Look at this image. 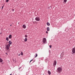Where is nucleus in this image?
<instances>
[{"label":"nucleus","mask_w":75,"mask_h":75,"mask_svg":"<svg viewBox=\"0 0 75 75\" xmlns=\"http://www.w3.org/2000/svg\"><path fill=\"white\" fill-rule=\"evenodd\" d=\"M35 20L36 21H39L40 20V19L39 17H36L35 18Z\"/></svg>","instance_id":"7ed1b4c3"},{"label":"nucleus","mask_w":75,"mask_h":75,"mask_svg":"<svg viewBox=\"0 0 75 75\" xmlns=\"http://www.w3.org/2000/svg\"><path fill=\"white\" fill-rule=\"evenodd\" d=\"M0 34H1V33H0Z\"/></svg>","instance_id":"c9c22d12"},{"label":"nucleus","mask_w":75,"mask_h":75,"mask_svg":"<svg viewBox=\"0 0 75 75\" xmlns=\"http://www.w3.org/2000/svg\"><path fill=\"white\" fill-rule=\"evenodd\" d=\"M9 0H6V3H7V2H8Z\"/></svg>","instance_id":"412c9836"},{"label":"nucleus","mask_w":75,"mask_h":75,"mask_svg":"<svg viewBox=\"0 0 75 75\" xmlns=\"http://www.w3.org/2000/svg\"><path fill=\"white\" fill-rule=\"evenodd\" d=\"M62 57H63V56H61L60 57V58H61V59H62Z\"/></svg>","instance_id":"bb28decb"},{"label":"nucleus","mask_w":75,"mask_h":75,"mask_svg":"<svg viewBox=\"0 0 75 75\" xmlns=\"http://www.w3.org/2000/svg\"><path fill=\"white\" fill-rule=\"evenodd\" d=\"M19 56H20V55H21V54H19L18 53L17 54Z\"/></svg>","instance_id":"393cba45"},{"label":"nucleus","mask_w":75,"mask_h":75,"mask_svg":"<svg viewBox=\"0 0 75 75\" xmlns=\"http://www.w3.org/2000/svg\"><path fill=\"white\" fill-rule=\"evenodd\" d=\"M38 56V54H37V53L35 54V58H36V57H37V56Z\"/></svg>","instance_id":"dca6fc26"},{"label":"nucleus","mask_w":75,"mask_h":75,"mask_svg":"<svg viewBox=\"0 0 75 75\" xmlns=\"http://www.w3.org/2000/svg\"><path fill=\"white\" fill-rule=\"evenodd\" d=\"M62 69L61 67L57 68L56 71L57 72H58L59 74H60V72H62Z\"/></svg>","instance_id":"f257e3e1"},{"label":"nucleus","mask_w":75,"mask_h":75,"mask_svg":"<svg viewBox=\"0 0 75 75\" xmlns=\"http://www.w3.org/2000/svg\"><path fill=\"white\" fill-rule=\"evenodd\" d=\"M22 27L23 28H24V29H25L26 28V25L25 24H24L23 25Z\"/></svg>","instance_id":"0eeeda50"},{"label":"nucleus","mask_w":75,"mask_h":75,"mask_svg":"<svg viewBox=\"0 0 75 75\" xmlns=\"http://www.w3.org/2000/svg\"><path fill=\"white\" fill-rule=\"evenodd\" d=\"M27 41V38H25L24 39V41L26 42Z\"/></svg>","instance_id":"f8f14e48"},{"label":"nucleus","mask_w":75,"mask_h":75,"mask_svg":"<svg viewBox=\"0 0 75 75\" xmlns=\"http://www.w3.org/2000/svg\"><path fill=\"white\" fill-rule=\"evenodd\" d=\"M47 25H48V26H49V25H50V23H48V22H47Z\"/></svg>","instance_id":"9b49d317"},{"label":"nucleus","mask_w":75,"mask_h":75,"mask_svg":"<svg viewBox=\"0 0 75 75\" xmlns=\"http://www.w3.org/2000/svg\"><path fill=\"white\" fill-rule=\"evenodd\" d=\"M11 25H12L11 24L10 25V26H11Z\"/></svg>","instance_id":"2f4dec72"},{"label":"nucleus","mask_w":75,"mask_h":75,"mask_svg":"<svg viewBox=\"0 0 75 75\" xmlns=\"http://www.w3.org/2000/svg\"><path fill=\"white\" fill-rule=\"evenodd\" d=\"M8 37H7L6 38V41H8L9 40H8Z\"/></svg>","instance_id":"2eb2a0df"},{"label":"nucleus","mask_w":75,"mask_h":75,"mask_svg":"<svg viewBox=\"0 0 75 75\" xmlns=\"http://www.w3.org/2000/svg\"><path fill=\"white\" fill-rule=\"evenodd\" d=\"M10 45H9V44H8V45L9 47H10Z\"/></svg>","instance_id":"4be33fe9"},{"label":"nucleus","mask_w":75,"mask_h":75,"mask_svg":"<svg viewBox=\"0 0 75 75\" xmlns=\"http://www.w3.org/2000/svg\"><path fill=\"white\" fill-rule=\"evenodd\" d=\"M35 61H34L33 62V63H34V62H35Z\"/></svg>","instance_id":"c756f323"},{"label":"nucleus","mask_w":75,"mask_h":75,"mask_svg":"<svg viewBox=\"0 0 75 75\" xmlns=\"http://www.w3.org/2000/svg\"><path fill=\"white\" fill-rule=\"evenodd\" d=\"M25 38H27V35H25Z\"/></svg>","instance_id":"a211bd4d"},{"label":"nucleus","mask_w":75,"mask_h":75,"mask_svg":"<svg viewBox=\"0 0 75 75\" xmlns=\"http://www.w3.org/2000/svg\"><path fill=\"white\" fill-rule=\"evenodd\" d=\"M3 62V59L1 58H0V62Z\"/></svg>","instance_id":"ddd939ff"},{"label":"nucleus","mask_w":75,"mask_h":75,"mask_svg":"<svg viewBox=\"0 0 75 75\" xmlns=\"http://www.w3.org/2000/svg\"><path fill=\"white\" fill-rule=\"evenodd\" d=\"M74 16H75V14H74Z\"/></svg>","instance_id":"4c0bfd02"},{"label":"nucleus","mask_w":75,"mask_h":75,"mask_svg":"<svg viewBox=\"0 0 75 75\" xmlns=\"http://www.w3.org/2000/svg\"><path fill=\"white\" fill-rule=\"evenodd\" d=\"M48 8H49V9H50V7Z\"/></svg>","instance_id":"f704fd0d"},{"label":"nucleus","mask_w":75,"mask_h":75,"mask_svg":"<svg viewBox=\"0 0 75 75\" xmlns=\"http://www.w3.org/2000/svg\"><path fill=\"white\" fill-rule=\"evenodd\" d=\"M4 4L3 6H2L1 9H2L3 8V7H4Z\"/></svg>","instance_id":"aec40b11"},{"label":"nucleus","mask_w":75,"mask_h":75,"mask_svg":"<svg viewBox=\"0 0 75 75\" xmlns=\"http://www.w3.org/2000/svg\"><path fill=\"white\" fill-rule=\"evenodd\" d=\"M9 44V45H11V44H12V42H11V40H10L8 42Z\"/></svg>","instance_id":"1a4fd4ad"},{"label":"nucleus","mask_w":75,"mask_h":75,"mask_svg":"<svg viewBox=\"0 0 75 75\" xmlns=\"http://www.w3.org/2000/svg\"><path fill=\"white\" fill-rule=\"evenodd\" d=\"M33 22V23H34V22Z\"/></svg>","instance_id":"58836bf2"},{"label":"nucleus","mask_w":75,"mask_h":75,"mask_svg":"<svg viewBox=\"0 0 75 75\" xmlns=\"http://www.w3.org/2000/svg\"><path fill=\"white\" fill-rule=\"evenodd\" d=\"M72 52L73 53H72V54H75V48H73L72 49Z\"/></svg>","instance_id":"39448f33"},{"label":"nucleus","mask_w":75,"mask_h":75,"mask_svg":"<svg viewBox=\"0 0 75 75\" xmlns=\"http://www.w3.org/2000/svg\"><path fill=\"white\" fill-rule=\"evenodd\" d=\"M6 49L7 50H9V47L8 46V45H6Z\"/></svg>","instance_id":"423d86ee"},{"label":"nucleus","mask_w":75,"mask_h":75,"mask_svg":"<svg viewBox=\"0 0 75 75\" xmlns=\"http://www.w3.org/2000/svg\"><path fill=\"white\" fill-rule=\"evenodd\" d=\"M51 6H50V8H51Z\"/></svg>","instance_id":"72a5a7b5"},{"label":"nucleus","mask_w":75,"mask_h":75,"mask_svg":"<svg viewBox=\"0 0 75 75\" xmlns=\"http://www.w3.org/2000/svg\"><path fill=\"white\" fill-rule=\"evenodd\" d=\"M46 41L47 40L46 39V38H44L43 39L42 42L43 43H45V42H46Z\"/></svg>","instance_id":"20e7f679"},{"label":"nucleus","mask_w":75,"mask_h":75,"mask_svg":"<svg viewBox=\"0 0 75 75\" xmlns=\"http://www.w3.org/2000/svg\"><path fill=\"white\" fill-rule=\"evenodd\" d=\"M49 47H50V48H51V47H52V46L51 45H50L49 46Z\"/></svg>","instance_id":"5701e85b"},{"label":"nucleus","mask_w":75,"mask_h":75,"mask_svg":"<svg viewBox=\"0 0 75 75\" xmlns=\"http://www.w3.org/2000/svg\"><path fill=\"white\" fill-rule=\"evenodd\" d=\"M31 61H33V59H32Z\"/></svg>","instance_id":"473e14b6"},{"label":"nucleus","mask_w":75,"mask_h":75,"mask_svg":"<svg viewBox=\"0 0 75 75\" xmlns=\"http://www.w3.org/2000/svg\"><path fill=\"white\" fill-rule=\"evenodd\" d=\"M12 37V35H9V36H8V38L9 39H11V38Z\"/></svg>","instance_id":"6e6552de"},{"label":"nucleus","mask_w":75,"mask_h":75,"mask_svg":"<svg viewBox=\"0 0 75 75\" xmlns=\"http://www.w3.org/2000/svg\"><path fill=\"white\" fill-rule=\"evenodd\" d=\"M12 11H14V9H12Z\"/></svg>","instance_id":"a878e982"},{"label":"nucleus","mask_w":75,"mask_h":75,"mask_svg":"<svg viewBox=\"0 0 75 75\" xmlns=\"http://www.w3.org/2000/svg\"><path fill=\"white\" fill-rule=\"evenodd\" d=\"M20 54H21V55H23V52H21Z\"/></svg>","instance_id":"f3484780"},{"label":"nucleus","mask_w":75,"mask_h":75,"mask_svg":"<svg viewBox=\"0 0 75 75\" xmlns=\"http://www.w3.org/2000/svg\"><path fill=\"white\" fill-rule=\"evenodd\" d=\"M18 24H19V22H18Z\"/></svg>","instance_id":"e433bc0d"},{"label":"nucleus","mask_w":75,"mask_h":75,"mask_svg":"<svg viewBox=\"0 0 75 75\" xmlns=\"http://www.w3.org/2000/svg\"><path fill=\"white\" fill-rule=\"evenodd\" d=\"M67 0H64V1L65 3H66V2H67Z\"/></svg>","instance_id":"6ab92c4d"},{"label":"nucleus","mask_w":75,"mask_h":75,"mask_svg":"<svg viewBox=\"0 0 75 75\" xmlns=\"http://www.w3.org/2000/svg\"><path fill=\"white\" fill-rule=\"evenodd\" d=\"M56 65H57V61H56V60H55L53 64V66L54 68L55 67Z\"/></svg>","instance_id":"f03ea898"},{"label":"nucleus","mask_w":75,"mask_h":75,"mask_svg":"<svg viewBox=\"0 0 75 75\" xmlns=\"http://www.w3.org/2000/svg\"><path fill=\"white\" fill-rule=\"evenodd\" d=\"M47 31H50V28L49 27H47Z\"/></svg>","instance_id":"9d476101"},{"label":"nucleus","mask_w":75,"mask_h":75,"mask_svg":"<svg viewBox=\"0 0 75 75\" xmlns=\"http://www.w3.org/2000/svg\"><path fill=\"white\" fill-rule=\"evenodd\" d=\"M48 73L49 75H51V72H50V71L49 70L48 71Z\"/></svg>","instance_id":"4468645a"},{"label":"nucleus","mask_w":75,"mask_h":75,"mask_svg":"<svg viewBox=\"0 0 75 75\" xmlns=\"http://www.w3.org/2000/svg\"><path fill=\"white\" fill-rule=\"evenodd\" d=\"M49 52H50V50H49Z\"/></svg>","instance_id":"ea45409f"},{"label":"nucleus","mask_w":75,"mask_h":75,"mask_svg":"<svg viewBox=\"0 0 75 75\" xmlns=\"http://www.w3.org/2000/svg\"><path fill=\"white\" fill-rule=\"evenodd\" d=\"M5 54H6V55H7V53H6Z\"/></svg>","instance_id":"7c9ffc66"},{"label":"nucleus","mask_w":75,"mask_h":75,"mask_svg":"<svg viewBox=\"0 0 75 75\" xmlns=\"http://www.w3.org/2000/svg\"><path fill=\"white\" fill-rule=\"evenodd\" d=\"M46 34H48V32L47 31H46Z\"/></svg>","instance_id":"b1692460"},{"label":"nucleus","mask_w":75,"mask_h":75,"mask_svg":"<svg viewBox=\"0 0 75 75\" xmlns=\"http://www.w3.org/2000/svg\"><path fill=\"white\" fill-rule=\"evenodd\" d=\"M31 61H32V60H31L30 61V63L31 62Z\"/></svg>","instance_id":"c85d7f7f"},{"label":"nucleus","mask_w":75,"mask_h":75,"mask_svg":"<svg viewBox=\"0 0 75 75\" xmlns=\"http://www.w3.org/2000/svg\"><path fill=\"white\" fill-rule=\"evenodd\" d=\"M21 68V67H20L19 69H18L19 70L20 68Z\"/></svg>","instance_id":"cd10ccee"}]
</instances>
